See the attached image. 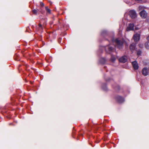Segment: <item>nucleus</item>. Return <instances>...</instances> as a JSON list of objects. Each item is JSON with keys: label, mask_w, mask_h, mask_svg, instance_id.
<instances>
[{"label": "nucleus", "mask_w": 149, "mask_h": 149, "mask_svg": "<svg viewBox=\"0 0 149 149\" xmlns=\"http://www.w3.org/2000/svg\"><path fill=\"white\" fill-rule=\"evenodd\" d=\"M116 43L115 47H117L119 49L121 48L123 44V41L119 40L118 39H116L114 42Z\"/></svg>", "instance_id": "nucleus-1"}, {"label": "nucleus", "mask_w": 149, "mask_h": 149, "mask_svg": "<svg viewBox=\"0 0 149 149\" xmlns=\"http://www.w3.org/2000/svg\"><path fill=\"white\" fill-rule=\"evenodd\" d=\"M140 34L139 33H136L134 35L133 38L135 42H138L140 39Z\"/></svg>", "instance_id": "nucleus-2"}, {"label": "nucleus", "mask_w": 149, "mask_h": 149, "mask_svg": "<svg viewBox=\"0 0 149 149\" xmlns=\"http://www.w3.org/2000/svg\"><path fill=\"white\" fill-rule=\"evenodd\" d=\"M140 15L142 18H145L147 15V13L145 11L143 10L140 12Z\"/></svg>", "instance_id": "nucleus-3"}, {"label": "nucleus", "mask_w": 149, "mask_h": 149, "mask_svg": "<svg viewBox=\"0 0 149 149\" xmlns=\"http://www.w3.org/2000/svg\"><path fill=\"white\" fill-rule=\"evenodd\" d=\"M130 16L132 18H134L136 16V13L133 10H131L130 11Z\"/></svg>", "instance_id": "nucleus-4"}, {"label": "nucleus", "mask_w": 149, "mask_h": 149, "mask_svg": "<svg viewBox=\"0 0 149 149\" xmlns=\"http://www.w3.org/2000/svg\"><path fill=\"white\" fill-rule=\"evenodd\" d=\"M120 62L125 63L127 61V57L126 56H123L120 58L119 59Z\"/></svg>", "instance_id": "nucleus-5"}, {"label": "nucleus", "mask_w": 149, "mask_h": 149, "mask_svg": "<svg viewBox=\"0 0 149 149\" xmlns=\"http://www.w3.org/2000/svg\"><path fill=\"white\" fill-rule=\"evenodd\" d=\"M133 67L134 69L137 70L138 68V65L137 62L136 61H134L132 63Z\"/></svg>", "instance_id": "nucleus-6"}, {"label": "nucleus", "mask_w": 149, "mask_h": 149, "mask_svg": "<svg viewBox=\"0 0 149 149\" xmlns=\"http://www.w3.org/2000/svg\"><path fill=\"white\" fill-rule=\"evenodd\" d=\"M142 73L144 76H147L148 74V72L147 69L146 68H144L142 70Z\"/></svg>", "instance_id": "nucleus-7"}, {"label": "nucleus", "mask_w": 149, "mask_h": 149, "mask_svg": "<svg viewBox=\"0 0 149 149\" xmlns=\"http://www.w3.org/2000/svg\"><path fill=\"white\" fill-rule=\"evenodd\" d=\"M116 100L119 103H121L124 101L123 98L120 96H118L116 97Z\"/></svg>", "instance_id": "nucleus-8"}, {"label": "nucleus", "mask_w": 149, "mask_h": 149, "mask_svg": "<svg viewBox=\"0 0 149 149\" xmlns=\"http://www.w3.org/2000/svg\"><path fill=\"white\" fill-rule=\"evenodd\" d=\"M134 24H129V26L127 29V31L133 30L134 29Z\"/></svg>", "instance_id": "nucleus-9"}, {"label": "nucleus", "mask_w": 149, "mask_h": 149, "mask_svg": "<svg viewBox=\"0 0 149 149\" xmlns=\"http://www.w3.org/2000/svg\"><path fill=\"white\" fill-rule=\"evenodd\" d=\"M135 46L134 44H131L130 46V49L132 52H133L135 49Z\"/></svg>", "instance_id": "nucleus-10"}, {"label": "nucleus", "mask_w": 149, "mask_h": 149, "mask_svg": "<svg viewBox=\"0 0 149 149\" xmlns=\"http://www.w3.org/2000/svg\"><path fill=\"white\" fill-rule=\"evenodd\" d=\"M144 8H145L143 6H139V7L138 9V10L139 11L141 10H144Z\"/></svg>", "instance_id": "nucleus-11"}, {"label": "nucleus", "mask_w": 149, "mask_h": 149, "mask_svg": "<svg viewBox=\"0 0 149 149\" xmlns=\"http://www.w3.org/2000/svg\"><path fill=\"white\" fill-rule=\"evenodd\" d=\"M145 47L147 49H149V42H146L145 44Z\"/></svg>", "instance_id": "nucleus-12"}, {"label": "nucleus", "mask_w": 149, "mask_h": 149, "mask_svg": "<svg viewBox=\"0 0 149 149\" xmlns=\"http://www.w3.org/2000/svg\"><path fill=\"white\" fill-rule=\"evenodd\" d=\"M45 9L47 12L48 13H50L51 10H50V9H49L47 7H45Z\"/></svg>", "instance_id": "nucleus-13"}, {"label": "nucleus", "mask_w": 149, "mask_h": 149, "mask_svg": "<svg viewBox=\"0 0 149 149\" xmlns=\"http://www.w3.org/2000/svg\"><path fill=\"white\" fill-rule=\"evenodd\" d=\"M107 48L108 49L109 51H110L113 49V48L111 47L110 46H109L107 47Z\"/></svg>", "instance_id": "nucleus-14"}, {"label": "nucleus", "mask_w": 149, "mask_h": 149, "mask_svg": "<svg viewBox=\"0 0 149 149\" xmlns=\"http://www.w3.org/2000/svg\"><path fill=\"white\" fill-rule=\"evenodd\" d=\"M142 52H141L139 50L137 52V54L138 55H140L141 54Z\"/></svg>", "instance_id": "nucleus-15"}, {"label": "nucleus", "mask_w": 149, "mask_h": 149, "mask_svg": "<svg viewBox=\"0 0 149 149\" xmlns=\"http://www.w3.org/2000/svg\"><path fill=\"white\" fill-rule=\"evenodd\" d=\"M33 13L36 14L37 13V10L36 9H34L32 10Z\"/></svg>", "instance_id": "nucleus-16"}, {"label": "nucleus", "mask_w": 149, "mask_h": 149, "mask_svg": "<svg viewBox=\"0 0 149 149\" xmlns=\"http://www.w3.org/2000/svg\"><path fill=\"white\" fill-rule=\"evenodd\" d=\"M116 59V58L115 57L112 56L111 58V61L113 62Z\"/></svg>", "instance_id": "nucleus-17"}, {"label": "nucleus", "mask_w": 149, "mask_h": 149, "mask_svg": "<svg viewBox=\"0 0 149 149\" xmlns=\"http://www.w3.org/2000/svg\"><path fill=\"white\" fill-rule=\"evenodd\" d=\"M39 26L40 28V29L41 30L42 29V25L40 24H39Z\"/></svg>", "instance_id": "nucleus-18"}, {"label": "nucleus", "mask_w": 149, "mask_h": 149, "mask_svg": "<svg viewBox=\"0 0 149 149\" xmlns=\"http://www.w3.org/2000/svg\"><path fill=\"white\" fill-rule=\"evenodd\" d=\"M139 47L141 48H143V45L142 44H139Z\"/></svg>", "instance_id": "nucleus-19"}, {"label": "nucleus", "mask_w": 149, "mask_h": 149, "mask_svg": "<svg viewBox=\"0 0 149 149\" xmlns=\"http://www.w3.org/2000/svg\"><path fill=\"white\" fill-rule=\"evenodd\" d=\"M40 5L42 6H44V4L43 3H42V2H40Z\"/></svg>", "instance_id": "nucleus-20"}, {"label": "nucleus", "mask_w": 149, "mask_h": 149, "mask_svg": "<svg viewBox=\"0 0 149 149\" xmlns=\"http://www.w3.org/2000/svg\"><path fill=\"white\" fill-rule=\"evenodd\" d=\"M147 39L149 41V35L148 36L147 38Z\"/></svg>", "instance_id": "nucleus-21"}, {"label": "nucleus", "mask_w": 149, "mask_h": 149, "mask_svg": "<svg viewBox=\"0 0 149 149\" xmlns=\"http://www.w3.org/2000/svg\"><path fill=\"white\" fill-rule=\"evenodd\" d=\"M148 70H149V68H148Z\"/></svg>", "instance_id": "nucleus-22"}]
</instances>
